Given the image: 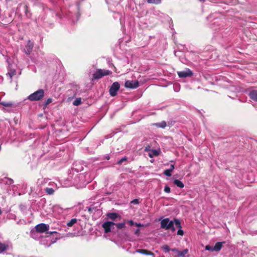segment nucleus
<instances>
[{
    "label": "nucleus",
    "mask_w": 257,
    "mask_h": 257,
    "mask_svg": "<svg viewBox=\"0 0 257 257\" xmlns=\"http://www.w3.org/2000/svg\"><path fill=\"white\" fill-rule=\"evenodd\" d=\"M135 234L137 235H139V234H140V229H137L135 231Z\"/></svg>",
    "instance_id": "nucleus-41"
},
{
    "label": "nucleus",
    "mask_w": 257,
    "mask_h": 257,
    "mask_svg": "<svg viewBox=\"0 0 257 257\" xmlns=\"http://www.w3.org/2000/svg\"><path fill=\"white\" fill-rule=\"evenodd\" d=\"M169 169L171 170V172H172L173 170L174 169V164L171 165L170 168Z\"/></svg>",
    "instance_id": "nucleus-42"
},
{
    "label": "nucleus",
    "mask_w": 257,
    "mask_h": 257,
    "mask_svg": "<svg viewBox=\"0 0 257 257\" xmlns=\"http://www.w3.org/2000/svg\"><path fill=\"white\" fill-rule=\"evenodd\" d=\"M175 225L176 226L179 228V230L177 231V235L183 236L184 235V231L181 229L182 226L181 225L180 221L179 220L177 219H174Z\"/></svg>",
    "instance_id": "nucleus-10"
},
{
    "label": "nucleus",
    "mask_w": 257,
    "mask_h": 257,
    "mask_svg": "<svg viewBox=\"0 0 257 257\" xmlns=\"http://www.w3.org/2000/svg\"><path fill=\"white\" fill-rule=\"evenodd\" d=\"M124 86L131 89L136 88L139 86V82L138 81L127 80L125 82Z\"/></svg>",
    "instance_id": "nucleus-7"
},
{
    "label": "nucleus",
    "mask_w": 257,
    "mask_h": 257,
    "mask_svg": "<svg viewBox=\"0 0 257 257\" xmlns=\"http://www.w3.org/2000/svg\"><path fill=\"white\" fill-rule=\"evenodd\" d=\"M0 104L2 105L5 107H11L13 105L12 102H6V101H3V102H0Z\"/></svg>",
    "instance_id": "nucleus-20"
},
{
    "label": "nucleus",
    "mask_w": 257,
    "mask_h": 257,
    "mask_svg": "<svg viewBox=\"0 0 257 257\" xmlns=\"http://www.w3.org/2000/svg\"><path fill=\"white\" fill-rule=\"evenodd\" d=\"M46 192L49 195H52L54 192V190L51 188H46L45 189Z\"/></svg>",
    "instance_id": "nucleus-23"
},
{
    "label": "nucleus",
    "mask_w": 257,
    "mask_h": 257,
    "mask_svg": "<svg viewBox=\"0 0 257 257\" xmlns=\"http://www.w3.org/2000/svg\"><path fill=\"white\" fill-rule=\"evenodd\" d=\"M14 181L11 179H8V181L6 182L7 184H8L9 185H11V184L13 183Z\"/></svg>",
    "instance_id": "nucleus-34"
},
{
    "label": "nucleus",
    "mask_w": 257,
    "mask_h": 257,
    "mask_svg": "<svg viewBox=\"0 0 257 257\" xmlns=\"http://www.w3.org/2000/svg\"><path fill=\"white\" fill-rule=\"evenodd\" d=\"M111 72L108 70L97 69L93 74V78L94 79H99L104 76L110 75Z\"/></svg>",
    "instance_id": "nucleus-3"
},
{
    "label": "nucleus",
    "mask_w": 257,
    "mask_h": 257,
    "mask_svg": "<svg viewBox=\"0 0 257 257\" xmlns=\"http://www.w3.org/2000/svg\"><path fill=\"white\" fill-rule=\"evenodd\" d=\"M159 155V151L157 150H152L149 153V156L150 158H153L155 156H158Z\"/></svg>",
    "instance_id": "nucleus-14"
},
{
    "label": "nucleus",
    "mask_w": 257,
    "mask_h": 257,
    "mask_svg": "<svg viewBox=\"0 0 257 257\" xmlns=\"http://www.w3.org/2000/svg\"><path fill=\"white\" fill-rule=\"evenodd\" d=\"M132 202L135 203V204H138V203H139V201L138 199H134L133 201H132Z\"/></svg>",
    "instance_id": "nucleus-44"
},
{
    "label": "nucleus",
    "mask_w": 257,
    "mask_h": 257,
    "mask_svg": "<svg viewBox=\"0 0 257 257\" xmlns=\"http://www.w3.org/2000/svg\"><path fill=\"white\" fill-rule=\"evenodd\" d=\"M135 225H136L138 227H142V226H144V225L142 224H141V223H135Z\"/></svg>",
    "instance_id": "nucleus-39"
},
{
    "label": "nucleus",
    "mask_w": 257,
    "mask_h": 257,
    "mask_svg": "<svg viewBox=\"0 0 257 257\" xmlns=\"http://www.w3.org/2000/svg\"><path fill=\"white\" fill-rule=\"evenodd\" d=\"M128 223L131 226L134 225L135 224V223L132 220H128Z\"/></svg>",
    "instance_id": "nucleus-37"
},
{
    "label": "nucleus",
    "mask_w": 257,
    "mask_h": 257,
    "mask_svg": "<svg viewBox=\"0 0 257 257\" xmlns=\"http://www.w3.org/2000/svg\"><path fill=\"white\" fill-rule=\"evenodd\" d=\"M173 220H170L169 218H166L161 220V227L165 230H169L172 226Z\"/></svg>",
    "instance_id": "nucleus-4"
},
{
    "label": "nucleus",
    "mask_w": 257,
    "mask_h": 257,
    "mask_svg": "<svg viewBox=\"0 0 257 257\" xmlns=\"http://www.w3.org/2000/svg\"><path fill=\"white\" fill-rule=\"evenodd\" d=\"M164 191L167 193H170L171 191L170 187L168 186H166L164 188Z\"/></svg>",
    "instance_id": "nucleus-30"
},
{
    "label": "nucleus",
    "mask_w": 257,
    "mask_h": 257,
    "mask_svg": "<svg viewBox=\"0 0 257 257\" xmlns=\"http://www.w3.org/2000/svg\"><path fill=\"white\" fill-rule=\"evenodd\" d=\"M136 252L141 253V254H145V255H152V256L154 255V253L153 252L148 250L147 249H137L136 250Z\"/></svg>",
    "instance_id": "nucleus-11"
},
{
    "label": "nucleus",
    "mask_w": 257,
    "mask_h": 257,
    "mask_svg": "<svg viewBox=\"0 0 257 257\" xmlns=\"http://www.w3.org/2000/svg\"><path fill=\"white\" fill-rule=\"evenodd\" d=\"M77 220L76 218H73L67 223L68 227H72L74 224L76 223Z\"/></svg>",
    "instance_id": "nucleus-18"
},
{
    "label": "nucleus",
    "mask_w": 257,
    "mask_h": 257,
    "mask_svg": "<svg viewBox=\"0 0 257 257\" xmlns=\"http://www.w3.org/2000/svg\"><path fill=\"white\" fill-rule=\"evenodd\" d=\"M147 2L149 4L158 5L161 3V0H147Z\"/></svg>",
    "instance_id": "nucleus-22"
},
{
    "label": "nucleus",
    "mask_w": 257,
    "mask_h": 257,
    "mask_svg": "<svg viewBox=\"0 0 257 257\" xmlns=\"http://www.w3.org/2000/svg\"><path fill=\"white\" fill-rule=\"evenodd\" d=\"M8 74L9 75L10 77L12 78V77L15 74V72L14 71L11 73H8Z\"/></svg>",
    "instance_id": "nucleus-35"
},
{
    "label": "nucleus",
    "mask_w": 257,
    "mask_h": 257,
    "mask_svg": "<svg viewBox=\"0 0 257 257\" xmlns=\"http://www.w3.org/2000/svg\"><path fill=\"white\" fill-rule=\"evenodd\" d=\"M162 248H163V249H164V250H165L166 251H169V250H170V248L169 246L166 244L162 246Z\"/></svg>",
    "instance_id": "nucleus-29"
},
{
    "label": "nucleus",
    "mask_w": 257,
    "mask_h": 257,
    "mask_svg": "<svg viewBox=\"0 0 257 257\" xmlns=\"http://www.w3.org/2000/svg\"><path fill=\"white\" fill-rule=\"evenodd\" d=\"M205 249L207 250L211 251H214V250L213 249V247H212L209 245H207L205 246Z\"/></svg>",
    "instance_id": "nucleus-28"
},
{
    "label": "nucleus",
    "mask_w": 257,
    "mask_h": 257,
    "mask_svg": "<svg viewBox=\"0 0 257 257\" xmlns=\"http://www.w3.org/2000/svg\"><path fill=\"white\" fill-rule=\"evenodd\" d=\"M174 183L177 187L181 188H183L184 186V184L181 181L177 180V179H176L174 181Z\"/></svg>",
    "instance_id": "nucleus-17"
},
{
    "label": "nucleus",
    "mask_w": 257,
    "mask_h": 257,
    "mask_svg": "<svg viewBox=\"0 0 257 257\" xmlns=\"http://www.w3.org/2000/svg\"><path fill=\"white\" fill-rule=\"evenodd\" d=\"M125 223L124 222H122V223H117L116 224V227L118 229L123 228L125 227Z\"/></svg>",
    "instance_id": "nucleus-24"
},
{
    "label": "nucleus",
    "mask_w": 257,
    "mask_h": 257,
    "mask_svg": "<svg viewBox=\"0 0 257 257\" xmlns=\"http://www.w3.org/2000/svg\"><path fill=\"white\" fill-rule=\"evenodd\" d=\"M81 103V98H77L73 102V104L75 106H78Z\"/></svg>",
    "instance_id": "nucleus-21"
},
{
    "label": "nucleus",
    "mask_w": 257,
    "mask_h": 257,
    "mask_svg": "<svg viewBox=\"0 0 257 257\" xmlns=\"http://www.w3.org/2000/svg\"><path fill=\"white\" fill-rule=\"evenodd\" d=\"M156 125L160 127L164 128L166 126V123L165 121H163L159 123H157Z\"/></svg>",
    "instance_id": "nucleus-26"
},
{
    "label": "nucleus",
    "mask_w": 257,
    "mask_h": 257,
    "mask_svg": "<svg viewBox=\"0 0 257 257\" xmlns=\"http://www.w3.org/2000/svg\"><path fill=\"white\" fill-rule=\"evenodd\" d=\"M171 170L169 169H167L164 171V174L168 177H170L171 176Z\"/></svg>",
    "instance_id": "nucleus-27"
},
{
    "label": "nucleus",
    "mask_w": 257,
    "mask_h": 257,
    "mask_svg": "<svg viewBox=\"0 0 257 257\" xmlns=\"http://www.w3.org/2000/svg\"><path fill=\"white\" fill-rule=\"evenodd\" d=\"M115 224L111 221H106L102 224V227L104 229L105 233H108L110 232L111 228L113 227Z\"/></svg>",
    "instance_id": "nucleus-8"
},
{
    "label": "nucleus",
    "mask_w": 257,
    "mask_h": 257,
    "mask_svg": "<svg viewBox=\"0 0 257 257\" xmlns=\"http://www.w3.org/2000/svg\"><path fill=\"white\" fill-rule=\"evenodd\" d=\"M8 248V245L5 243L0 242V252H2L5 250H6Z\"/></svg>",
    "instance_id": "nucleus-19"
},
{
    "label": "nucleus",
    "mask_w": 257,
    "mask_h": 257,
    "mask_svg": "<svg viewBox=\"0 0 257 257\" xmlns=\"http://www.w3.org/2000/svg\"><path fill=\"white\" fill-rule=\"evenodd\" d=\"M249 96L251 99L254 101H257V90H252L249 93Z\"/></svg>",
    "instance_id": "nucleus-13"
},
{
    "label": "nucleus",
    "mask_w": 257,
    "mask_h": 257,
    "mask_svg": "<svg viewBox=\"0 0 257 257\" xmlns=\"http://www.w3.org/2000/svg\"><path fill=\"white\" fill-rule=\"evenodd\" d=\"M56 233V232H55V231H53V232H51L50 233V234H52V233Z\"/></svg>",
    "instance_id": "nucleus-45"
},
{
    "label": "nucleus",
    "mask_w": 257,
    "mask_h": 257,
    "mask_svg": "<svg viewBox=\"0 0 257 257\" xmlns=\"http://www.w3.org/2000/svg\"><path fill=\"white\" fill-rule=\"evenodd\" d=\"M174 224H175V222L174 221L173 223H172V226H171L170 227V228L169 229H170L172 232H174L175 231V228L174 227Z\"/></svg>",
    "instance_id": "nucleus-33"
},
{
    "label": "nucleus",
    "mask_w": 257,
    "mask_h": 257,
    "mask_svg": "<svg viewBox=\"0 0 257 257\" xmlns=\"http://www.w3.org/2000/svg\"><path fill=\"white\" fill-rule=\"evenodd\" d=\"M39 233H38V232H37V233H35V236H36V237H34V236H33V234H32V230H31V236L33 238H34V239H40V238H41V236H39Z\"/></svg>",
    "instance_id": "nucleus-25"
},
{
    "label": "nucleus",
    "mask_w": 257,
    "mask_h": 257,
    "mask_svg": "<svg viewBox=\"0 0 257 257\" xmlns=\"http://www.w3.org/2000/svg\"><path fill=\"white\" fill-rule=\"evenodd\" d=\"M107 217L112 220H115L119 215L116 213H109L107 215Z\"/></svg>",
    "instance_id": "nucleus-16"
},
{
    "label": "nucleus",
    "mask_w": 257,
    "mask_h": 257,
    "mask_svg": "<svg viewBox=\"0 0 257 257\" xmlns=\"http://www.w3.org/2000/svg\"><path fill=\"white\" fill-rule=\"evenodd\" d=\"M177 254H178V257H185V256L184 255V254L183 253V251H179Z\"/></svg>",
    "instance_id": "nucleus-31"
},
{
    "label": "nucleus",
    "mask_w": 257,
    "mask_h": 257,
    "mask_svg": "<svg viewBox=\"0 0 257 257\" xmlns=\"http://www.w3.org/2000/svg\"><path fill=\"white\" fill-rule=\"evenodd\" d=\"M182 251H183V253L184 254V255H185L186 254L188 253V249H185Z\"/></svg>",
    "instance_id": "nucleus-40"
},
{
    "label": "nucleus",
    "mask_w": 257,
    "mask_h": 257,
    "mask_svg": "<svg viewBox=\"0 0 257 257\" xmlns=\"http://www.w3.org/2000/svg\"><path fill=\"white\" fill-rule=\"evenodd\" d=\"M40 242L41 244L45 246H49L52 244L51 242H48V240L46 237H41Z\"/></svg>",
    "instance_id": "nucleus-12"
},
{
    "label": "nucleus",
    "mask_w": 257,
    "mask_h": 257,
    "mask_svg": "<svg viewBox=\"0 0 257 257\" xmlns=\"http://www.w3.org/2000/svg\"><path fill=\"white\" fill-rule=\"evenodd\" d=\"M52 101V99L51 98H48L46 101V104H48L50 103Z\"/></svg>",
    "instance_id": "nucleus-38"
},
{
    "label": "nucleus",
    "mask_w": 257,
    "mask_h": 257,
    "mask_svg": "<svg viewBox=\"0 0 257 257\" xmlns=\"http://www.w3.org/2000/svg\"><path fill=\"white\" fill-rule=\"evenodd\" d=\"M145 151L146 152H148V151L151 152V150H150V147L149 146L146 147L145 148Z\"/></svg>",
    "instance_id": "nucleus-36"
},
{
    "label": "nucleus",
    "mask_w": 257,
    "mask_h": 257,
    "mask_svg": "<svg viewBox=\"0 0 257 257\" xmlns=\"http://www.w3.org/2000/svg\"><path fill=\"white\" fill-rule=\"evenodd\" d=\"M44 96V91L43 89H39L30 94L28 99L31 101H38L41 99Z\"/></svg>",
    "instance_id": "nucleus-2"
},
{
    "label": "nucleus",
    "mask_w": 257,
    "mask_h": 257,
    "mask_svg": "<svg viewBox=\"0 0 257 257\" xmlns=\"http://www.w3.org/2000/svg\"><path fill=\"white\" fill-rule=\"evenodd\" d=\"M49 229V225L45 223H40L35 227V229L32 230V234L34 237H36L35 233L38 232L42 233L47 232Z\"/></svg>",
    "instance_id": "nucleus-1"
},
{
    "label": "nucleus",
    "mask_w": 257,
    "mask_h": 257,
    "mask_svg": "<svg viewBox=\"0 0 257 257\" xmlns=\"http://www.w3.org/2000/svg\"><path fill=\"white\" fill-rule=\"evenodd\" d=\"M222 247V243L220 242H217L213 246V249L215 251H219Z\"/></svg>",
    "instance_id": "nucleus-15"
},
{
    "label": "nucleus",
    "mask_w": 257,
    "mask_h": 257,
    "mask_svg": "<svg viewBox=\"0 0 257 257\" xmlns=\"http://www.w3.org/2000/svg\"><path fill=\"white\" fill-rule=\"evenodd\" d=\"M126 160V158L124 157V158H122V159H121L120 160H119L117 162V163L118 164H121L123 162L125 161Z\"/></svg>",
    "instance_id": "nucleus-32"
},
{
    "label": "nucleus",
    "mask_w": 257,
    "mask_h": 257,
    "mask_svg": "<svg viewBox=\"0 0 257 257\" xmlns=\"http://www.w3.org/2000/svg\"><path fill=\"white\" fill-rule=\"evenodd\" d=\"M34 47V44L30 40L28 41L27 44L26 46V48L24 49L25 53L27 55H30L33 50Z\"/></svg>",
    "instance_id": "nucleus-9"
},
{
    "label": "nucleus",
    "mask_w": 257,
    "mask_h": 257,
    "mask_svg": "<svg viewBox=\"0 0 257 257\" xmlns=\"http://www.w3.org/2000/svg\"><path fill=\"white\" fill-rule=\"evenodd\" d=\"M173 252H175L178 254L179 250L176 248H173L171 249Z\"/></svg>",
    "instance_id": "nucleus-43"
},
{
    "label": "nucleus",
    "mask_w": 257,
    "mask_h": 257,
    "mask_svg": "<svg viewBox=\"0 0 257 257\" xmlns=\"http://www.w3.org/2000/svg\"><path fill=\"white\" fill-rule=\"evenodd\" d=\"M120 88V85L118 82H115L112 83L110 89H109V93L111 96H114L117 94V91L119 90Z\"/></svg>",
    "instance_id": "nucleus-5"
},
{
    "label": "nucleus",
    "mask_w": 257,
    "mask_h": 257,
    "mask_svg": "<svg viewBox=\"0 0 257 257\" xmlns=\"http://www.w3.org/2000/svg\"><path fill=\"white\" fill-rule=\"evenodd\" d=\"M177 74L180 78H186L193 75L192 71L188 68H186L182 71H178Z\"/></svg>",
    "instance_id": "nucleus-6"
}]
</instances>
